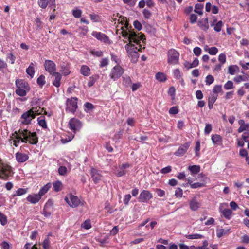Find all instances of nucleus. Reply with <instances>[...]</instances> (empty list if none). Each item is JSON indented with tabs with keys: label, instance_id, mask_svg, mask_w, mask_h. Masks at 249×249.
Instances as JSON below:
<instances>
[{
	"label": "nucleus",
	"instance_id": "nucleus-12",
	"mask_svg": "<svg viewBox=\"0 0 249 249\" xmlns=\"http://www.w3.org/2000/svg\"><path fill=\"white\" fill-rule=\"evenodd\" d=\"M153 198L152 194L146 190H142L139 195V200L141 202L148 203Z\"/></svg>",
	"mask_w": 249,
	"mask_h": 249
},
{
	"label": "nucleus",
	"instance_id": "nucleus-42",
	"mask_svg": "<svg viewBox=\"0 0 249 249\" xmlns=\"http://www.w3.org/2000/svg\"><path fill=\"white\" fill-rule=\"evenodd\" d=\"M243 131L246 132V131H249V124H246L245 125H243L241 126H240L238 129V132L239 133H241Z\"/></svg>",
	"mask_w": 249,
	"mask_h": 249
},
{
	"label": "nucleus",
	"instance_id": "nucleus-53",
	"mask_svg": "<svg viewBox=\"0 0 249 249\" xmlns=\"http://www.w3.org/2000/svg\"><path fill=\"white\" fill-rule=\"evenodd\" d=\"M6 59L7 60H9L10 61L11 63L12 64H13L15 63L16 57L13 53H11L7 54Z\"/></svg>",
	"mask_w": 249,
	"mask_h": 249
},
{
	"label": "nucleus",
	"instance_id": "nucleus-40",
	"mask_svg": "<svg viewBox=\"0 0 249 249\" xmlns=\"http://www.w3.org/2000/svg\"><path fill=\"white\" fill-rule=\"evenodd\" d=\"M81 227L85 229H89L91 228L90 220L89 219L85 220L81 225Z\"/></svg>",
	"mask_w": 249,
	"mask_h": 249
},
{
	"label": "nucleus",
	"instance_id": "nucleus-21",
	"mask_svg": "<svg viewBox=\"0 0 249 249\" xmlns=\"http://www.w3.org/2000/svg\"><path fill=\"white\" fill-rule=\"evenodd\" d=\"M91 175L92 179L95 183L98 182L101 179V175L99 173L98 171L94 169L91 168Z\"/></svg>",
	"mask_w": 249,
	"mask_h": 249
},
{
	"label": "nucleus",
	"instance_id": "nucleus-26",
	"mask_svg": "<svg viewBox=\"0 0 249 249\" xmlns=\"http://www.w3.org/2000/svg\"><path fill=\"white\" fill-rule=\"evenodd\" d=\"M53 75L55 77V79L53 82V84L56 87L58 88L60 86L61 75L58 72L54 73Z\"/></svg>",
	"mask_w": 249,
	"mask_h": 249
},
{
	"label": "nucleus",
	"instance_id": "nucleus-18",
	"mask_svg": "<svg viewBox=\"0 0 249 249\" xmlns=\"http://www.w3.org/2000/svg\"><path fill=\"white\" fill-rule=\"evenodd\" d=\"M41 198V196L38 193L30 194L26 197L27 200L31 204H36L38 203Z\"/></svg>",
	"mask_w": 249,
	"mask_h": 249
},
{
	"label": "nucleus",
	"instance_id": "nucleus-7",
	"mask_svg": "<svg viewBox=\"0 0 249 249\" xmlns=\"http://www.w3.org/2000/svg\"><path fill=\"white\" fill-rule=\"evenodd\" d=\"M124 69L119 65L113 67L110 72L109 77L114 81L119 79L124 73Z\"/></svg>",
	"mask_w": 249,
	"mask_h": 249
},
{
	"label": "nucleus",
	"instance_id": "nucleus-20",
	"mask_svg": "<svg viewBox=\"0 0 249 249\" xmlns=\"http://www.w3.org/2000/svg\"><path fill=\"white\" fill-rule=\"evenodd\" d=\"M211 139L213 143L216 146H220L222 144V138L218 134L212 135L211 136Z\"/></svg>",
	"mask_w": 249,
	"mask_h": 249
},
{
	"label": "nucleus",
	"instance_id": "nucleus-28",
	"mask_svg": "<svg viewBox=\"0 0 249 249\" xmlns=\"http://www.w3.org/2000/svg\"><path fill=\"white\" fill-rule=\"evenodd\" d=\"M230 232V229H218L216 230V234L218 238L228 234Z\"/></svg>",
	"mask_w": 249,
	"mask_h": 249
},
{
	"label": "nucleus",
	"instance_id": "nucleus-63",
	"mask_svg": "<svg viewBox=\"0 0 249 249\" xmlns=\"http://www.w3.org/2000/svg\"><path fill=\"white\" fill-rule=\"evenodd\" d=\"M168 94L172 97V99H174L175 98V89L174 87H171L169 89Z\"/></svg>",
	"mask_w": 249,
	"mask_h": 249
},
{
	"label": "nucleus",
	"instance_id": "nucleus-59",
	"mask_svg": "<svg viewBox=\"0 0 249 249\" xmlns=\"http://www.w3.org/2000/svg\"><path fill=\"white\" fill-rule=\"evenodd\" d=\"M0 222L2 225H5L7 222L6 217L0 212Z\"/></svg>",
	"mask_w": 249,
	"mask_h": 249
},
{
	"label": "nucleus",
	"instance_id": "nucleus-15",
	"mask_svg": "<svg viewBox=\"0 0 249 249\" xmlns=\"http://www.w3.org/2000/svg\"><path fill=\"white\" fill-rule=\"evenodd\" d=\"M190 209L193 211L198 210L201 206L200 201L196 197H194L189 201Z\"/></svg>",
	"mask_w": 249,
	"mask_h": 249
},
{
	"label": "nucleus",
	"instance_id": "nucleus-19",
	"mask_svg": "<svg viewBox=\"0 0 249 249\" xmlns=\"http://www.w3.org/2000/svg\"><path fill=\"white\" fill-rule=\"evenodd\" d=\"M15 158L18 162L22 163L28 160L29 156L27 154L18 152L15 154Z\"/></svg>",
	"mask_w": 249,
	"mask_h": 249
},
{
	"label": "nucleus",
	"instance_id": "nucleus-44",
	"mask_svg": "<svg viewBox=\"0 0 249 249\" xmlns=\"http://www.w3.org/2000/svg\"><path fill=\"white\" fill-rule=\"evenodd\" d=\"M45 77L44 75H40L37 79V84L42 87L45 84Z\"/></svg>",
	"mask_w": 249,
	"mask_h": 249
},
{
	"label": "nucleus",
	"instance_id": "nucleus-51",
	"mask_svg": "<svg viewBox=\"0 0 249 249\" xmlns=\"http://www.w3.org/2000/svg\"><path fill=\"white\" fill-rule=\"evenodd\" d=\"M223 25V22L222 21H219L215 25H214V30L217 32L221 31V27Z\"/></svg>",
	"mask_w": 249,
	"mask_h": 249
},
{
	"label": "nucleus",
	"instance_id": "nucleus-27",
	"mask_svg": "<svg viewBox=\"0 0 249 249\" xmlns=\"http://www.w3.org/2000/svg\"><path fill=\"white\" fill-rule=\"evenodd\" d=\"M80 72L84 76H88L90 74V69L86 65H82L80 69Z\"/></svg>",
	"mask_w": 249,
	"mask_h": 249
},
{
	"label": "nucleus",
	"instance_id": "nucleus-23",
	"mask_svg": "<svg viewBox=\"0 0 249 249\" xmlns=\"http://www.w3.org/2000/svg\"><path fill=\"white\" fill-rule=\"evenodd\" d=\"M204 50L206 52H207L209 54L212 55H216L218 52V49L215 47H209L208 45H205Z\"/></svg>",
	"mask_w": 249,
	"mask_h": 249
},
{
	"label": "nucleus",
	"instance_id": "nucleus-3",
	"mask_svg": "<svg viewBox=\"0 0 249 249\" xmlns=\"http://www.w3.org/2000/svg\"><path fill=\"white\" fill-rule=\"evenodd\" d=\"M44 112L43 109L39 107H33L22 114L20 122L21 124L24 125L29 124L31 123L32 120L35 118L36 115L41 114Z\"/></svg>",
	"mask_w": 249,
	"mask_h": 249
},
{
	"label": "nucleus",
	"instance_id": "nucleus-4",
	"mask_svg": "<svg viewBox=\"0 0 249 249\" xmlns=\"http://www.w3.org/2000/svg\"><path fill=\"white\" fill-rule=\"evenodd\" d=\"M16 85L17 88L15 91L16 93L20 96H25L30 90L28 84L22 80H17Z\"/></svg>",
	"mask_w": 249,
	"mask_h": 249
},
{
	"label": "nucleus",
	"instance_id": "nucleus-45",
	"mask_svg": "<svg viewBox=\"0 0 249 249\" xmlns=\"http://www.w3.org/2000/svg\"><path fill=\"white\" fill-rule=\"evenodd\" d=\"M218 61L220 62L221 64H224L226 62V56L225 54L224 53H220L218 55Z\"/></svg>",
	"mask_w": 249,
	"mask_h": 249
},
{
	"label": "nucleus",
	"instance_id": "nucleus-36",
	"mask_svg": "<svg viewBox=\"0 0 249 249\" xmlns=\"http://www.w3.org/2000/svg\"><path fill=\"white\" fill-rule=\"evenodd\" d=\"M188 169L192 174H196L200 171V167L198 165H192L188 167Z\"/></svg>",
	"mask_w": 249,
	"mask_h": 249
},
{
	"label": "nucleus",
	"instance_id": "nucleus-33",
	"mask_svg": "<svg viewBox=\"0 0 249 249\" xmlns=\"http://www.w3.org/2000/svg\"><path fill=\"white\" fill-rule=\"evenodd\" d=\"M186 237L188 239H199L204 237L202 234L198 233H193L186 235Z\"/></svg>",
	"mask_w": 249,
	"mask_h": 249
},
{
	"label": "nucleus",
	"instance_id": "nucleus-5",
	"mask_svg": "<svg viewBox=\"0 0 249 249\" xmlns=\"http://www.w3.org/2000/svg\"><path fill=\"white\" fill-rule=\"evenodd\" d=\"M13 174L11 167L4 163H1L0 161V178L3 180H7Z\"/></svg>",
	"mask_w": 249,
	"mask_h": 249
},
{
	"label": "nucleus",
	"instance_id": "nucleus-37",
	"mask_svg": "<svg viewBox=\"0 0 249 249\" xmlns=\"http://www.w3.org/2000/svg\"><path fill=\"white\" fill-rule=\"evenodd\" d=\"M26 73L32 78L35 74V70L33 67V64L31 63L30 66L27 68L26 70Z\"/></svg>",
	"mask_w": 249,
	"mask_h": 249
},
{
	"label": "nucleus",
	"instance_id": "nucleus-62",
	"mask_svg": "<svg viewBox=\"0 0 249 249\" xmlns=\"http://www.w3.org/2000/svg\"><path fill=\"white\" fill-rule=\"evenodd\" d=\"M178 109L177 107H173L170 108L169 110V113L172 115H175L178 114Z\"/></svg>",
	"mask_w": 249,
	"mask_h": 249
},
{
	"label": "nucleus",
	"instance_id": "nucleus-38",
	"mask_svg": "<svg viewBox=\"0 0 249 249\" xmlns=\"http://www.w3.org/2000/svg\"><path fill=\"white\" fill-rule=\"evenodd\" d=\"M203 5L201 4L197 3L195 6V12L199 15H202L203 14Z\"/></svg>",
	"mask_w": 249,
	"mask_h": 249
},
{
	"label": "nucleus",
	"instance_id": "nucleus-17",
	"mask_svg": "<svg viewBox=\"0 0 249 249\" xmlns=\"http://www.w3.org/2000/svg\"><path fill=\"white\" fill-rule=\"evenodd\" d=\"M190 146V143L189 142L181 145L175 153V155L179 157L183 156L186 152Z\"/></svg>",
	"mask_w": 249,
	"mask_h": 249
},
{
	"label": "nucleus",
	"instance_id": "nucleus-60",
	"mask_svg": "<svg viewBox=\"0 0 249 249\" xmlns=\"http://www.w3.org/2000/svg\"><path fill=\"white\" fill-rule=\"evenodd\" d=\"M200 149V143L199 142H197L195 147V152L196 156H199V151Z\"/></svg>",
	"mask_w": 249,
	"mask_h": 249
},
{
	"label": "nucleus",
	"instance_id": "nucleus-2",
	"mask_svg": "<svg viewBox=\"0 0 249 249\" xmlns=\"http://www.w3.org/2000/svg\"><path fill=\"white\" fill-rule=\"evenodd\" d=\"M9 142L15 147L18 146L20 142L36 144L38 142V138L35 132H31L27 129H19L18 132L16 131L12 134Z\"/></svg>",
	"mask_w": 249,
	"mask_h": 249
},
{
	"label": "nucleus",
	"instance_id": "nucleus-61",
	"mask_svg": "<svg viewBox=\"0 0 249 249\" xmlns=\"http://www.w3.org/2000/svg\"><path fill=\"white\" fill-rule=\"evenodd\" d=\"M24 249H38L36 245L35 244L33 246L30 243H27L24 247Z\"/></svg>",
	"mask_w": 249,
	"mask_h": 249
},
{
	"label": "nucleus",
	"instance_id": "nucleus-49",
	"mask_svg": "<svg viewBox=\"0 0 249 249\" xmlns=\"http://www.w3.org/2000/svg\"><path fill=\"white\" fill-rule=\"evenodd\" d=\"M214 81V77L211 75H208L206 77L205 82L206 85H210Z\"/></svg>",
	"mask_w": 249,
	"mask_h": 249
},
{
	"label": "nucleus",
	"instance_id": "nucleus-25",
	"mask_svg": "<svg viewBox=\"0 0 249 249\" xmlns=\"http://www.w3.org/2000/svg\"><path fill=\"white\" fill-rule=\"evenodd\" d=\"M51 187V184L50 183H47L46 185L43 186L41 189L39 190L38 192V194L42 197V196L44 195L49 190V189Z\"/></svg>",
	"mask_w": 249,
	"mask_h": 249
},
{
	"label": "nucleus",
	"instance_id": "nucleus-24",
	"mask_svg": "<svg viewBox=\"0 0 249 249\" xmlns=\"http://www.w3.org/2000/svg\"><path fill=\"white\" fill-rule=\"evenodd\" d=\"M198 26L203 30L206 31L209 29L208 20L207 18H203L198 21Z\"/></svg>",
	"mask_w": 249,
	"mask_h": 249
},
{
	"label": "nucleus",
	"instance_id": "nucleus-10",
	"mask_svg": "<svg viewBox=\"0 0 249 249\" xmlns=\"http://www.w3.org/2000/svg\"><path fill=\"white\" fill-rule=\"evenodd\" d=\"M228 204L226 202L220 204L219 207V212L223 214L224 217L227 219H230L231 217L232 212L231 210L228 208Z\"/></svg>",
	"mask_w": 249,
	"mask_h": 249
},
{
	"label": "nucleus",
	"instance_id": "nucleus-35",
	"mask_svg": "<svg viewBox=\"0 0 249 249\" xmlns=\"http://www.w3.org/2000/svg\"><path fill=\"white\" fill-rule=\"evenodd\" d=\"M157 80L160 82H164L166 80V75L162 72H158L155 75Z\"/></svg>",
	"mask_w": 249,
	"mask_h": 249
},
{
	"label": "nucleus",
	"instance_id": "nucleus-14",
	"mask_svg": "<svg viewBox=\"0 0 249 249\" xmlns=\"http://www.w3.org/2000/svg\"><path fill=\"white\" fill-rule=\"evenodd\" d=\"M44 67L45 70L50 74H53L55 73L56 65L53 61L50 60H46L44 63Z\"/></svg>",
	"mask_w": 249,
	"mask_h": 249
},
{
	"label": "nucleus",
	"instance_id": "nucleus-16",
	"mask_svg": "<svg viewBox=\"0 0 249 249\" xmlns=\"http://www.w3.org/2000/svg\"><path fill=\"white\" fill-rule=\"evenodd\" d=\"M92 36L96 38L98 40L104 43H108L110 42L108 37L102 33L93 31L92 33Z\"/></svg>",
	"mask_w": 249,
	"mask_h": 249
},
{
	"label": "nucleus",
	"instance_id": "nucleus-9",
	"mask_svg": "<svg viewBox=\"0 0 249 249\" xmlns=\"http://www.w3.org/2000/svg\"><path fill=\"white\" fill-rule=\"evenodd\" d=\"M82 126L81 122L77 119L72 118L69 122V126L74 133L79 132Z\"/></svg>",
	"mask_w": 249,
	"mask_h": 249
},
{
	"label": "nucleus",
	"instance_id": "nucleus-1",
	"mask_svg": "<svg viewBox=\"0 0 249 249\" xmlns=\"http://www.w3.org/2000/svg\"><path fill=\"white\" fill-rule=\"evenodd\" d=\"M122 35L124 39L129 41V44H126L125 47L128 57L133 63H136L139 57L138 51L142 49L141 41L143 42L145 40L144 36L142 35L139 36L134 32L124 30L122 31Z\"/></svg>",
	"mask_w": 249,
	"mask_h": 249
},
{
	"label": "nucleus",
	"instance_id": "nucleus-6",
	"mask_svg": "<svg viewBox=\"0 0 249 249\" xmlns=\"http://www.w3.org/2000/svg\"><path fill=\"white\" fill-rule=\"evenodd\" d=\"M64 200L68 205L72 208L77 207L81 203L79 198L71 193L67 194L65 197Z\"/></svg>",
	"mask_w": 249,
	"mask_h": 249
},
{
	"label": "nucleus",
	"instance_id": "nucleus-58",
	"mask_svg": "<svg viewBox=\"0 0 249 249\" xmlns=\"http://www.w3.org/2000/svg\"><path fill=\"white\" fill-rule=\"evenodd\" d=\"M193 53L196 56H199L202 53V50L199 47H196L193 49Z\"/></svg>",
	"mask_w": 249,
	"mask_h": 249
},
{
	"label": "nucleus",
	"instance_id": "nucleus-50",
	"mask_svg": "<svg viewBox=\"0 0 249 249\" xmlns=\"http://www.w3.org/2000/svg\"><path fill=\"white\" fill-rule=\"evenodd\" d=\"M58 173L61 176H65L67 174V169L66 167L61 166L58 168Z\"/></svg>",
	"mask_w": 249,
	"mask_h": 249
},
{
	"label": "nucleus",
	"instance_id": "nucleus-46",
	"mask_svg": "<svg viewBox=\"0 0 249 249\" xmlns=\"http://www.w3.org/2000/svg\"><path fill=\"white\" fill-rule=\"evenodd\" d=\"M183 195V190L179 187L177 188L175 192V196L176 197L181 198Z\"/></svg>",
	"mask_w": 249,
	"mask_h": 249
},
{
	"label": "nucleus",
	"instance_id": "nucleus-31",
	"mask_svg": "<svg viewBox=\"0 0 249 249\" xmlns=\"http://www.w3.org/2000/svg\"><path fill=\"white\" fill-rule=\"evenodd\" d=\"M82 14V11L78 7H75L72 10V15L76 18H81Z\"/></svg>",
	"mask_w": 249,
	"mask_h": 249
},
{
	"label": "nucleus",
	"instance_id": "nucleus-11",
	"mask_svg": "<svg viewBox=\"0 0 249 249\" xmlns=\"http://www.w3.org/2000/svg\"><path fill=\"white\" fill-rule=\"evenodd\" d=\"M77 99L75 97L68 99L67 100V111L74 113L77 108Z\"/></svg>",
	"mask_w": 249,
	"mask_h": 249
},
{
	"label": "nucleus",
	"instance_id": "nucleus-34",
	"mask_svg": "<svg viewBox=\"0 0 249 249\" xmlns=\"http://www.w3.org/2000/svg\"><path fill=\"white\" fill-rule=\"evenodd\" d=\"M37 121L38 124L43 128L45 129L47 127V125L45 119L44 117L40 116L38 117Z\"/></svg>",
	"mask_w": 249,
	"mask_h": 249
},
{
	"label": "nucleus",
	"instance_id": "nucleus-39",
	"mask_svg": "<svg viewBox=\"0 0 249 249\" xmlns=\"http://www.w3.org/2000/svg\"><path fill=\"white\" fill-rule=\"evenodd\" d=\"M123 84L125 86H128L131 84V79L129 76L124 75L123 77Z\"/></svg>",
	"mask_w": 249,
	"mask_h": 249
},
{
	"label": "nucleus",
	"instance_id": "nucleus-56",
	"mask_svg": "<svg viewBox=\"0 0 249 249\" xmlns=\"http://www.w3.org/2000/svg\"><path fill=\"white\" fill-rule=\"evenodd\" d=\"M44 249H49L50 247V240L49 238H46L42 243Z\"/></svg>",
	"mask_w": 249,
	"mask_h": 249
},
{
	"label": "nucleus",
	"instance_id": "nucleus-8",
	"mask_svg": "<svg viewBox=\"0 0 249 249\" xmlns=\"http://www.w3.org/2000/svg\"><path fill=\"white\" fill-rule=\"evenodd\" d=\"M179 53L175 49H172L168 52V63L172 65L177 64L179 60Z\"/></svg>",
	"mask_w": 249,
	"mask_h": 249
},
{
	"label": "nucleus",
	"instance_id": "nucleus-55",
	"mask_svg": "<svg viewBox=\"0 0 249 249\" xmlns=\"http://www.w3.org/2000/svg\"><path fill=\"white\" fill-rule=\"evenodd\" d=\"M212 130V125L210 124H206L204 129V133L205 134L208 135L210 133Z\"/></svg>",
	"mask_w": 249,
	"mask_h": 249
},
{
	"label": "nucleus",
	"instance_id": "nucleus-32",
	"mask_svg": "<svg viewBox=\"0 0 249 249\" xmlns=\"http://www.w3.org/2000/svg\"><path fill=\"white\" fill-rule=\"evenodd\" d=\"M54 190L55 192L60 191L63 187V184L61 181L59 180L56 181L53 183Z\"/></svg>",
	"mask_w": 249,
	"mask_h": 249
},
{
	"label": "nucleus",
	"instance_id": "nucleus-41",
	"mask_svg": "<svg viewBox=\"0 0 249 249\" xmlns=\"http://www.w3.org/2000/svg\"><path fill=\"white\" fill-rule=\"evenodd\" d=\"M234 88L233 83L231 81H228L224 85V88L226 90L233 89Z\"/></svg>",
	"mask_w": 249,
	"mask_h": 249
},
{
	"label": "nucleus",
	"instance_id": "nucleus-57",
	"mask_svg": "<svg viewBox=\"0 0 249 249\" xmlns=\"http://www.w3.org/2000/svg\"><path fill=\"white\" fill-rule=\"evenodd\" d=\"M188 183L190 184L191 188H193V189L197 188H199V187L203 186V184L197 182V183H192V182H191L189 179H188Z\"/></svg>",
	"mask_w": 249,
	"mask_h": 249
},
{
	"label": "nucleus",
	"instance_id": "nucleus-48",
	"mask_svg": "<svg viewBox=\"0 0 249 249\" xmlns=\"http://www.w3.org/2000/svg\"><path fill=\"white\" fill-rule=\"evenodd\" d=\"M48 2V0H39L38 3L40 7L44 9L47 6Z\"/></svg>",
	"mask_w": 249,
	"mask_h": 249
},
{
	"label": "nucleus",
	"instance_id": "nucleus-13",
	"mask_svg": "<svg viewBox=\"0 0 249 249\" xmlns=\"http://www.w3.org/2000/svg\"><path fill=\"white\" fill-rule=\"evenodd\" d=\"M130 167L129 163L123 164L122 165L116 167L114 174L117 177H122L126 174V169Z\"/></svg>",
	"mask_w": 249,
	"mask_h": 249
},
{
	"label": "nucleus",
	"instance_id": "nucleus-43",
	"mask_svg": "<svg viewBox=\"0 0 249 249\" xmlns=\"http://www.w3.org/2000/svg\"><path fill=\"white\" fill-rule=\"evenodd\" d=\"M173 74L174 76L178 79H181L182 76V73L178 69H176L173 71Z\"/></svg>",
	"mask_w": 249,
	"mask_h": 249
},
{
	"label": "nucleus",
	"instance_id": "nucleus-29",
	"mask_svg": "<svg viewBox=\"0 0 249 249\" xmlns=\"http://www.w3.org/2000/svg\"><path fill=\"white\" fill-rule=\"evenodd\" d=\"M28 188H18L17 190L14 192L13 196H21L26 194L28 192Z\"/></svg>",
	"mask_w": 249,
	"mask_h": 249
},
{
	"label": "nucleus",
	"instance_id": "nucleus-52",
	"mask_svg": "<svg viewBox=\"0 0 249 249\" xmlns=\"http://www.w3.org/2000/svg\"><path fill=\"white\" fill-rule=\"evenodd\" d=\"M247 80V78L245 76H243L242 75H238L235 77L233 79V80L236 83H240L242 81H245Z\"/></svg>",
	"mask_w": 249,
	"mask_h": 249
},
{
	"label": "nucleus",
	"instance_id": "nucleus-22",
	"mask_svg": "<svg viewBox=\"0 0 249 249\" xmlns=\"http://www.w3.org/2000/svg\"><path fill=\"white\" fill-rule=\"evenodd\" d=\"M205 10L207 12L211 11L213 14H216L218 13L219 9L215 5H212L211 3L207 2L206 4Z\"/></svg>",
	"mask_w": 249,
	"mask_h": 249
},
{
	"label": "nucleus",
	"instance_id": "nucleus-54",
	"mask_svg": "<svg viewBox=\"0 0 249 249\" xmlns=\"http://www.w3.org/2000/svg\"><path fill=\"white\" fill-rule=\"evenodd\" d=\"M91 20L94 22H98L100 20V17L99 15L95 14H91L89 15Z\"/></svg>",
	"mask_w": 249,
	"mask_h": 249
},
{
	"label": "nucleus",
	"instance_id": "nucleus-30",
	"mask_svg": "<svg viewBox=\"0 0 249 249\" xmlns=\"http://www.w3.org/2000/svg\"><path fill=\"white\" fill-rule=\"evenodd\" d=\"M228 73L231 75H234L239 71V67L236 65H231L228 67Z\"/></svg>",
	"mask_w": 249,
	"mask_h": 249
},
{
	"label": "nucleus",
	"instance_id": "nucleus-64",
	"mask_svg": "<svg viewBox=\"0 0 249 249\" xmlns=\"http://www.w3.org/2000/svg\"><path fill=\"white\" fill-rule=\"evenodd\" d=\"M2 249H11L10 244L7 242H3L1 244Z\"/></svg>",
	"mask_w": 249,
	"mask_h": 249
},
{
	"label": "nucleus",
	"instance_id": "nucleus-47",
	"mask_svg": "<svg viewBox=\"0 0 249 249\" xmlns=\"http://www.w3.org/2000/svg\"><path fill=\"white\" fill-rule=\"evenodd\" d=\"M109 59L107 58H104L101 59L100 62V67L102 68L106 67L108 65Z\"/></svg>",
	"mask_w": 249,
	"mask_h": 249
}]
</instances>
